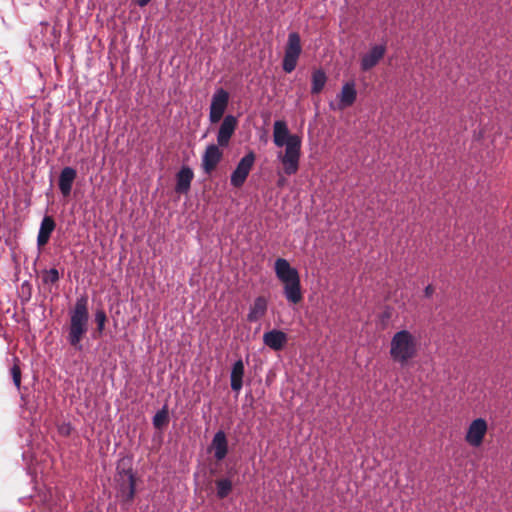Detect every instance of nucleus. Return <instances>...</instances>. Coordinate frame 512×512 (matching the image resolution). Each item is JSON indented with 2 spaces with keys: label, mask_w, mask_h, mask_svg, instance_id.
Here are the masks:
<instances>
[{
  "label": "nucleus",
  "mask_w": 512,
  "mask_h": 512,
  "mask_svg": "<svg viewBox=\"0 0 512 512\" xmlns=\"http://www.w3.org/2000/svg\"><path fill=\"white\" fill-rule=\"evenodd\" d=\"M273 140L277 147L285 145L284 153H278L284 173L289 176L296 174L301 156V138L296 134L289 133L285 121L277 120L274 122Z\"/></svg>",
  "instance_id": "obj_1"
},
{
  "label": "nucleus",
  "mask_w": 512,
  "mask_h": 512,
  "mask_svg": "<svg viewBox=\"0 0 512 512\" xmlns=\"http://www.w3.org/2000/svg\"><path fill=\"white\" fill-rule=\"evenodd\" d=\"M419 342L408 330L396 332L390 341L389 355L392 361L401 367L408 366L418 355Z\"/></svg>",
  "instance_id": "obj_2"
},
{
  "label": "nucleus",
  "mask_w": 512,
  "mask_h": 512,
  "mask_svg": "<svg viewBox=\"0 0 512 512\" xmlns=\"http://www.w3.org/2000/svg\"><path fill=\"white\" fill-rule=\"evenodd\" d=\"M275 274L283 283V293L286 300L298 304L303 299L301 282L298 271L284 258H278L274 265Z\"/></svg>",
  "instance_id": "obj_3"
},
{
  "label": "nucleus",
  "mask_w": 512,
  "mask_h": 512,
  "mask_svg": "<svg viewBox=\"0 0 512 512\" xmlns=\"http://www.w3.org/2000/svg\"><path fill=\"white\" fill-rule=\"evenodd\" d=\"M89 313L88 299L81 296L76 300L74 308L70 312V325L68 331V342L77 350H82L81 341L88 331Z\"/></svg>",
  "instance_id": "obj_4"
},
{
  "label": "nucleus",
  "mask_w": 512,
  "mask_h": 512,
  "mask_svg": "<svg viewBox=\"0 0 512 512\" xmlns=\"http://www.w3.org/2000/svg\"><path fill=\"white\" fill-rule=\"evenodd\" d=\"M301 52L302 46L300 35L297 32H291L288 35L282 62V68L286 73H291L295 70Z\"/></svg>",
  "instance_id": "obj_5"
},
{
  "label": "nucleus",
  "mask_w": 512,
  "mask_h": 512,
  "mask_svg": "<svg viewBox=\"0 0 512 512\" xmlns=\"http://www.w3.org/2000/svg\"><path fill=\"white\" fill-rule=\"evenodd\" d=\"M487 430V421L483 418H477L468 426L465 441L472 447H479L483 443Z\"/></svg>",
  "instance_id": "obj_6"
},
{
  "label": "nucleus",
  "mask_w": 512,
  "mask_h": 512,
  "mask_svg": "<svg viewBox=\"0 0 512 512\" xmlns=\"http://www.w3.org/2000/svg\"><path fill=\"white\" fill-rule=\"evenodd\" d=\"M386 54V46L384 44L373 45L369 51L361 55L360 69L363 72L370 71L378 65Z\"/></svg>",
  "instance_id": "obj_7"
},
{
  "label": "nucleus",
  "mask_w": 512,
  "mask_h": 512,
  "mask_svg": "<svg viewBox=\"0 0 512 512\" xmlns=\"http://www.w3.org/2000/svg\"><path fill=\"white\" fill-rule=\"evenodd\" d=\"M255 155L253 152L246 154L238 163L236 169L231 175V184L235 187H240L245 182L253 164Z\"/></svg>",
  "instance_id": "obj_8"
},
{
  "label": "nucleus",
  "mask_w": 512,
  "mask_h": 512,
  "mask_svg": "<svg viewBox=\"0 0 512 512\" xmlns=\"http://www.w3.org/2000/svg\"><path fill=\"white\" fill-rule=\"evenodd\" d=\"M119 481H121L119 488L120 496L125 501L132 500L135 493V480L132 471L123 470L119 472Z\"/></svg>",
  "instance_id": "obj_9"
},
{
  "label": "nucleus",
  "mask_w": 512,
  "mask_h": 512,
  "mask_svg": "<svg viewBox=\"0 0 512 512\" xmlns=\"http://www.w3.org/2000/svg\"><path fill=\"white\" fill-rule=\"evenodd\" d=\"M263 342L272 350L280 351L287 342V335L281 330L273 329L264 333Z\"/></svg>",
  "instance_id": "obj_10"
},
{
  "label": "nucleus",
  "mask_w": 512,
  "mask_h": 512,
  "mask_svg": "<svg viewBox=\"0 0 512 512\" xmlns=\"http://www.w3.org/2000/svg\"><path fill=\"white\" fill-rule=\"evenodd\" d=\"M224 116V88H219L213 96L210 106V121L217 123Z\"/></svg>",
  "instance_id": "obj_11"
},
{
  "label": "nucleus",
  "mask_w": 512,
  "mask_h": 512,
  "mask_svg": "<svg viewBox=\"0 0 512 512\" xmlns=\"http://www.w3.org/2000/svg\"><path fill=\"white\" fill-rule=\"evenodd\" d=\"M222 153L219 148L212 144L209 145L202 158V166L206 173H211L219 163Z\"/></svg>",
  "instance_id": "obj_12"
},
{
  "label": "nucleus",
  "mask_w": 512,
  "mask_h": 512,
  "mask_svg": "<svg viewBox=\"0 0 512 512\" xmlns=\"http://www.w3.org/2000/svg\"><path fill=\"white\" fill-rule=\"evenodd\" d=\"M357 98V91L354 81L346 82L338 94L339 108L345 109L354 104Z\"/></svg>",
  "instance_id": "obj_13"
},
{
  "label": "nucleus",
  "mask_w": 512,
  "mask_h": 512,
  "mask_svg": "<svg viewBox=\"0 0 512 512\" xmlns=\"http://www.w3.org/2000/svg\"><path fill=\"white\" fill-rule=\"evenodd\" d=\"M77 176V172L72 167H65L62 169L59 176V189L64 197L70 195L72 185Z\"/></svg>",
  "instance_id": "obj_14"
},
{
  "label": "nucleus",
  "mask_w": 512,
  "mask_h": 512,
  "mask_svg": "<svg viewBox=\"0 0 512 512\" xmlns=\"http://www.w3.org/2000/svg\"><path fill=\"white\" fill-rule=\"evenodd\" d=\"M55 229V222L52 217L45 216L42 219L40 224L38 236H37V245L42 247L46 245L50 239L51 233Z\"/></svg>",
  "instance_id": "obj_15"
},
{
  "label": "nucleus",
  "mask_w": 512,
  "mask_h": 512,
  "mask_svg": "<svg viewBox=\"0 0 512 512\" xmlns=\"http://www.w3.org/2000/svg\"><path fill=\"white\" fill-rule=\"evenodd\" d=\"M193 177V171L189 167H182L176 176V192L187 193L190 189Z\"/></svg>",
  "instance_id": "obj_16"
},
{
  "label": "nucleus",
  "mask_w": 512,
  "mask_h": 512,
  "mask_svg": "<svg viewBox=\"0 0 512 512\" xmlns=\"http://www.w3.org/2000/svg\"><path fill=\"white\" fill-rule=\"evenodd\" d=\"M267 300L263 296H259L254 300V303L250 307V311L247 315L249 322H256L263 318L267 312Z\"/></svg>",
  "instance_id": "obj_17"
},
{
  "label": "nucleus",
  "mask_w": 512,
  "mask_h": 512,
  "mask_svg": "<svg viewBox=\"0 0 512 512\" xmlns=\"http://www.w3.org/2000/svg\"><path fill=\"white\" fill-rule=\"evenodd\" d=\"M243 377H244V363L240 359L236 361L232 367L230 374V385L231 389L239 393L243 386Z\"/></svg>",
  "instance_id": "obj_18"
},
{
  "label": "nucleus",
  "mask_w": 512,
  "mask_h": 512,
  "mask_svg": "<svg viewBox=\"0 0 512 512\" xmlns=\"http://www.w3.org/2000/svg\"><path fill=\"white\" fill-rule=\"evenodd\" d=\"M311 82V93L319 94L327 82V76L325 72L322 69L314 70L312 73Z\"/></svg>",
  "instance_id": "obj_19"
},
{
  "label": "nucleus",
  "mask_w": 512,
  "mask_h": 512,
  "mask_svg": "<svg viewBox=\"0 0 512 512\" xmlns=\"http://www.w3.org/2000/svg\"><path fill=\"white\" fill-rule=\"evenodd\" d=\"M212 447L215 450V457L222 460L224 458V431L219 430L216 433Z\"/></svg>",
  "instance_id": "obj_20"
},
{
  "label": "nucleus",
  "mask_w": 512,
  "mask_h": 512,
  "mask_svg": "<svg viewBox=\"0 0 512 512\" xmlns=\"http://www.w3.org/2000/svg\"><path fill=\"white\" fill-rule=\"evenodd\" d=\"M167 423H168V412L164 408L155 414V416L153 417V424L156 428H162Z\"/></svg>",
  "instance_id": "obj_21"
},
{
  "label": "nucleus",
  "mask_w": 512,
  "mask_h": 512,
  "mask_svg": "<svg viewBox=\"0 0 512 512\" xmlns=\"http://www.w3.org/2000/svg\"><path fill=\"white\" fill-rule=\"evenodd\" d=\"M236 125V118L231 115H226V144L228 143L230 137L233 135Z\"/></svg>",
  "instance_id": "obj_22"
},
{
  "label": "nucleus",
  "mask_w": 512,
  "mask_h": 512,
  "mask_svg": "<svg viewBox=\"0 0 512 512\" xmlns=\"http://www.w3.org/2000/svg\"><path fill=\"white\" fill-rule=\"evenodd\" d=\"M60 278L59 272L55 268H51L49 270H45L43 272V282L44 283H56Z\"/></svg>",
  "instance_id": "obj_23"
},
{
  "label": "nucleus",
  "mask_w": 512,
  "mask_h": 512,
  "mask_svg": "<svg viewBox=\"0 0 512 512\" xmlns=\"http://www.w3.org/2000/svg\"><path fill=\"white\" fill-rule=\"evenodd\" d=\"M11 375L15 386L19 389L21 385V371L18 365L11 368Z\"/></svg>",
  "instance_id": "obj_24"
},
{
  "label": "nucleus",
  "mask_w": 512,
  "mask_h": 512,
  "mask_svg": "<svg viewBox=\"0 0 512 512\" xmlns=\"http://www.w3.org/2000/svg\"><path fill=\"white\" fill-rule=\"evenodd\" d=\"M95 320H96V323H97V326H98V330L102 331L104 329V325H105V322H106V315H105V313L103 311H98L95 314Z\"/></svg>",
  "instance_id": "obj_25"
},
{
  "label": "nucleus",
  "mask_w": 512,
  "mask_h": 512,
  "mask_svg": "<svg viewBox=\"0 0 512 512\" xmlns=\"http://www.w3.org/2000/svg\"><path fill=\"white\" fill-rule=\"evenodd\" d=\"M217 140H218V144L220 146L224 145V122L219 127L218 134H217Z\"/></svg>",
  "instance_id": "obj_26"
},
{
  "label": "nucleus",
  "mask_w": 512,
  "mask_h": 512,
  "mask_svg": "<svg viewBox=\"0 0 512 512\" xmlns=\"http://www.w3.org/2000/svg\"><path fill=\"white\" fill-rule=\"evenodd\" d=\"M217 494L220 498L224 497V480L217 481Z\"/></svg>",
  "instance_id": "obj_27"
},
{
  "label": "nucleus",
  "mask_w": 512,
  "mask_h": 512,
  "mask_svg": "<svg viewBox=\"0 0 512 512\" xmlns=\"http://www.w3.org/2000/svg\"><path fill=\"white\" fill-rule=\"evenodd\" d=\"M433 293H434V287L432 285H428L424 290V294L426 297H431Z\"/></svg>",
  "instance_id": "obj_28"
},
{
  "label": "nucleus",
  "mask_w": 512,
  "mask_h": 512,
  "mask_svg": "<svg viewBox=\"0 0 512 512\" xmlns=\"http://www.w3.org/2000/svg\"><path fill=\"white\" fill-rule=\"evenodd\" d=\"M151 0H136L137 4L140 6V7H144L146 6Z\"/></svg>",
  "instance_id": "obj_29"
},
{
  "label": "nucleus",
  "mask_w": 512,
  "mask_h": 512,
  "mask_svg": "<svg viewBox=\"0 0 512 512\" xmlns=\"http://www.w3.org/2000/svg\"><path fill=\"white\" fill-rule=\"evenodd\" d=\"M232 488V483L231 481H229L227 478H226V486H225V489H226V495L228 494V492L231 490Z\"/></svg>",
  "instance_id": "obj_30"
},
{
  "label": "nucleus",
  "mask_w": 512,
  "mask_h": 512,
  "mask_svg": "<svg viewBox=\"0 0 512 512\" xmlns=\"http://www.w3.org/2000/svg\"><path fill=\"white\" fill-rule=\"evenodd\" d=\"M225 99H226V103H227L228 102V93L227 92H226Z\"/></svg>",
  "instance_id": "obj_31"
}]
</instances>
